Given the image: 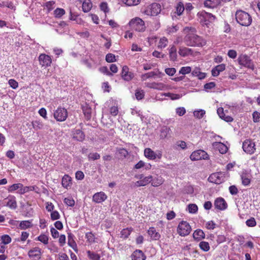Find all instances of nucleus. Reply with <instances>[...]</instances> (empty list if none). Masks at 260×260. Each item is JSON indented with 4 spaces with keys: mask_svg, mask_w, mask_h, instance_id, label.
I'll use <instances>...</instances> for the list:
<instances>
[{
    "mask_svg": "<svg viewBox=\"0 0 260 260\" xmlns=\"http://www.w3.org/2000/svg\"><path fill=\"white\" fill-rule=\"evenodd\" d=\"M121 76L124 80L128 81L131 80L134 76L132 73L129 72L128 68L125 66L122 68Z\"/></svg>",
    "mask_w": 260,
    "mask_h": 260,
    "instance_id": "obj_12",
    "label": "nucleus"
},
{
    "mask_svg": "<svg viewBox=\"0 0 260 260\" xmlns=\"http://www.w3.org/2000/svg\"><path fill=\"white\" fill-rule=\"evenodd\" d=\"M106 60L108 62H113L116 61L115 56L112 53H108L106 55Z\"/></svg>",
    "mask_w": 260,
    "mask_h": 260,
    "instance_id": "obj_51",
    "label": "nucleus"
},
{
    "mask_svg": "<svg viewBox=\"0 0 260 260\" xmlns=\"http://www.w3.org/2000/svg\"><path fill=\"white\" fill-rule=\"evenodd\" d=\"M167 42L168 40L166 38L163 37L161 38L158 44V48L160 49L165 48L167 46Z\"/></svg>",
    "mask_w": 260,
    "mask_h": 260,
    "instance_id": "obj_45",
    "label": "nucleus"
},
{
    "mask_svg": "<svg viewBox=\"0 0 260 260\" xmlns=\"http://www.w3.org/2000/svg\"><path fill=\"white\" fill-rule=\"evenodd\" d=\"M215 0H207L204 3V5L208 8H214L219 4V1H217L216 2Z\"/></svg>",
    "mask_w": 260,
    "mask_h": 260,
    "instance_id": "obj_33",
    "label": "nucleus"
},
{
    "mask_svg": "<svg viewBox=\"0 0 260 260\" xmlns=\"http://www.w3.org/2000/svg\"><path fill=\"white\" fill-rule=\"evenodd\" d=\"M80 2H83L82 9L84 12H89L92 8V3L90 0H79Z\"/></svg>",
    "mask_w": 260,
    "mask_h": 260,
    "instance_id": "obj_23",
    "label": "nucleus"
},
{
    "mask_svg": "<svg viewBox=\"0 0 260 260\" xmlns=\"http://www.w3.org/2000/svg\"><path fill=\"white\" fill-rule=\"evenodd\" d=\"M169 131L170 128L167 127L165 126L162 127L160 131V137L162 138H166L167 136Z\"/></svg>",
    "mask_w": 260,
    "mask_h": 260,
    "instance_id": "obj_52",
    "label": "nucleus"
},
{
    "mask_svg": "<svg viewBox=\"0 0 260 260\" xmlns=\"http://www.w3.org/2000/svg\"><path fill=\"white\" fill-rule=\"evenodd\" d=\"M235 17L237 22L242 26H248L252 22V18L250 15L242 10L237 11Z\"/></svg>",
    "mask_w": 260,
    "mask_h": 260,
    "instance_id": "obj_2",
    "label": "nucleus"
},
{
    "mask_svg": "<svg viewBox=\"0 0 260 260\" xmlns=\"http://www.w3.org/2000/svg\"><path fill=\"white\" fill-rule=\"evenodd\" d=\"M164 182V180L161 176H158L156 178H152L151 185L153 186H158L162 184Z\"/></svg>",
    "mask_w": 260,
    "mask_h": 260,
    "instance_id": "obj_32",
    "label": "nucleus"
},
{
    "mask_svg": "<svg viewBox=\"0 0 260 260\" xmlns=\"http://www.w3.org/2000/svg\"><path fill=\"white\" fill-rule=\"evenodd\" d=\"M110 113L112 115L115 116L118 113V109L117 107L113 106L110 108Z\"/></svg>",
    "mask_w": 260,
    "mask_h": 260,
    "instance_id": "obj_63",
    "label": "nucleus"
},
{
    "mask_svg": "<svg viewBox=\"0 0 260 260\" xmlns=\"http://www.w3.org/2000/svg\"><path fill=\"white\" fill-rule=\"evenodd\" d=\"M186 112V110L183 107H179L177 108L176 113L179 116L183 115Z\"/></svg>",
    "mask_w": 260,
    "mask_h": 260,
    "instance_id": "obj_64",
    "label": "nucleus"
},
{
    "mask_svg": "<svg viewBox=\"0 0 260 260\" xmlns=\"http://www.w3.org/2000/svg\"><path fill=\"white\" fill-rule=\"evenodd\" d=\"M166 73L169 76H173L176 73V69L175 68H167L165 69Z\"/></svg>",
    "mask_w": 260,
    "mask_h": 260,
    "instance_id": "obj_60",
    "label": "nucleus"
},
{
    "mask_svg": "<svg viewBox=\"0 0 260 260\" xmlns=\"http://www.w3.org/2000/svg\"><path fill=\"white\" fill-rule=\"evenodd\" d=\"M85 135L83 132L80 129H76L73 134V138L79 141H82L84 139Z\"/></svg>",
    "mask_w": 260,
    "mask_h": 260,
    "instance_id": "obj_24",
    "label": "nucleus"
},
{
    "mask_svg": "<svg viewBox=\"0 0 260 260\" xmlns=\"http://www.w3.org/2000/svg\"><path fill=\"white\" fill-rule=\"evenodd\" d=\"M205 114V111L204 110H200L199 111H195L193 112L194 116L199 119L202 118Z\"/></svg>",
    "mask_w": 260,
    "mask_h": 260,
    "instance_id": "obj_47",
    "label": "nucleus"
},
{
    "mask_svg": "<svg viewBox=\"0 0 260 260\" xmlns=\"http://www.w3.org/2000/svg\"><path fill=\"white\" fill-rule=\"evenodd\" d=\"M187 46H202L205 44V42L200 36L193 33L187 34L184 39Z\"/></svg>",
    "mask_w": 260,
    "mask_h": 260,
    "instance_id": "obj_1",
    "label": "nucleus"
},
{
    "mask_svg": "<svg viewBox=\"0 0 260 260\" xmlns=\"http://www.w3.org/2000/svg\"><path fill=\"white\" fill-rule=\"evenodd\" d=\"M190 158L192 160L208 159L209 158V155L205 151L202 150H198L193 151L191 154Z\"/></svg>",
    "mask_w": 260,
    "mask_h": 260,
    "instance_id": "obj_6",
    "label": "nucleus"
},
{
    "mask_svg": "<svg viewBox=\"0 0 260 260\" xmlns=\"http://www.w3.org/2000/svg\"><path fill=\"white\" fill-rule=\"evenodd\" d=\"M205 235L204 232L200 229L196 230L193 234V238L197 241H200L205 238Z\"/></svg>",
    "mask_w": 260,
    "mask_h": 260,
    "instance_id": "obj_22",
    "label": "nucleus"
},
{
    "mask_svg": "<svg viewBox=\"0 0 260 260\" xmlns=\"http://www.w3.org/2000/svg\"><path fill=\"white\" fill-rule=\"evenodd\" d=\"M246 225L248 226L253 227L254 226L256 223L254 218H251L247 220L246 222Z\"/></svg>",
    "mask_w": 260,
    "mask_h": 260,
    "instance_id": "obj_58",
    "label": "nucleus"
},
{
    "mask_svg": "<svg viewBox=\"0 0 260 260\" xmlns=\"http://www.w3.org/2000/svg\"><path fill=\"white\" fill-rule=\"evenodd\" d=\"M39 61L42 67H47L49 64V55L41 54L39 56Z\"/></svg>",
    "mask_w": 260,
    "mask_h": 260,
    "instance_id": "obj_20",
    "label": "nucleus"
},
{
    "mask_svg": "<svg viewBox=\"0 0 260 260\" xmlns=\"http://www.w3.org/2000/svg\"><path fill=\"white\" fill-rule=\"evenodd\" d=\"M89 159L93 160L98 159L100 158V155L98 153H90L88 155Z\"/></svg>",
    "mask_w": 260,
    "mask_h": 260,
    "instance_id": "obj_55",
    "label": "nucleus"
},
{
    "mask_svg": "<svg viewBox=\"0 0 260 260\" xmlns=\"http://www.w3.org/2000/svg\"><path fill=\"white\" fill-rule=\"evenodd\" d=\"M165 96H168L171 98V99L174 100H177L181 98V95L179 94H175V93H165Z\"/></svg>",
    "mask_w": 260,
    "mask_h": 260,
    "instance_id": "obj_50",
    "label": "nucleus"
},
{
    "mask_svg": "<svg viewBox=\"0 0 260 260\" xmlns=\"http://www.w3.org/2000/svg\"><path fill=\"white\" fill-rule=\"evenodd\" d=\"M100 9L103 11L105 13L109 12V8L107 3L103 2L100 5Z\"/></svg>",
    "mask_w": 260,
    "mask_h": 260,
    "instance_id": "obj_59",
    "label": "nucleus"
},
{
    "mask_svg": "<svg viewBox=\"0 0 260 260\" xmlns=\"http://www.w3.org/2000/svg\"><path fill=\"white\" fill-rule=\"evenodd\" d=\"M22 187H23L22 184L16 183V184H14L12 185H10L9 187L8 190L9 192H12L18 189H20V188H22Z\"/></svg>",
    "mask_w": 260,
    "mask_h": 260,
    "instance_id": "obj_35",
    "label": "nucleus"
},
{
    "mask_svg": "<svg viewBox=\"0 0 260 260\" xmlns=\"http://www.w3.org/2000/svg\"><path fill=\"white\" fill-rule=\"evenodd\" d=\"M191 226L185 221L180 222L177 228V232L181 236L188 235L191 231Z\"/></svg>",
    "mask_w": 260,
    "mask_h": 260,
    "instance_id": "obj_4",
    "label": "nucleus"
},
{
    "mask_svg": "<svg viewBox=\"0 0 260 260\" xmlns=\"http://www.w3.org/2000/svg\"><path fill=\"white\" fill-rule=\"evenodd\" d=\"M212 145L215 148L218 149L219 152L221 154H225L228 150L227 146L221 142H214Z\"/></svg>",
    "mask_w": 260,
    "mask_h": 260,
    "instance_id": "obj_15",
    "label": "nucleus"
},
{
    "mask_svg": "<svg viewBox=\"0 0 260 260\" xmlns=\"http://www.w3.org/2000/svg\"><path fill=\"white\" fill-rule=\"evenodd\" d=\"M238 60L240 65L252 70L254 69V64L249 57L247 55L243 54L240 55L238 57Z\"/></svg>",
    "mask_w": 260,
    "mask_h": 260,
    "instance_id": "obj_5",
    "label": "nucleus"
},
{
    "mask_svg": "<svg viewBox=\"0 0 260 260\" xmlns=\"http://www.w3.org/2000/svg\"><path fill=\"white\" fill-rule=\"evenodd\" d=\"M229 191L232 195H235L238 193V189L235 185H232L229 187Z\"/></svg>",
    "mask_w": 260,
    "mask_h": 260,
    "instance_id": "obj_61",
    "label": "nucleus"
},
{
    "mask_svg": "<svg viewBox=\"0 0 260 260\" xmlns=\"http://www.w3.org/2000/svg\"><path fill=\"white\" fill-rule=\"evenodd\" d=\"M117 152L120 158H125L128 155V151L123 148H117Z\"/></svg>",
    "mask_w": 260,
    "mask_h": 260,
    "instance_id": "obj_36",
    "label": "nucleus"
},
{
    "mask_svg": "<svg viewBox=\"0 0 260 260\" xmlns=\"http://www.w3.org/2000/svg\"><path fill=\"white\" fill-rule=\"evenodd\" d=\"M54 117L58 121H64L68 117L67 110L63 108H58L54 113Z\"/></svg>",
    "mask_w": 260,
    "mask_h": 260,
    "instance_id": "obj_8",
    "label": "nucleus"
},
{
    "mask_svg": "<svg viewBox=\"0 0 260 260\" xmlns=\"http://www.w3.org/2000/svg\"><path fill=\"white\" fill-rule=\"evenodd\" d=\"M148 233L151 236V238L154 240H158L160 237L159 234L156 232L155 228L153 227L149 228L148 231Z\"/></svg>",
    "mask_w": 260,
    "mask_h": 260,
    "instance_id": "obj_25",
    "label": "nucleus"
},
{
    "mask_svg": "<svg viewBox=\"0 0 260 260\" xmlns=\"http://www.w3.org/2000/svg\"><path fill=\"white\" fill-rule=\"evenodd\" d=\"M152 181V176H149L145 177L143 179H141L139 181H137L135 183V186L137 187L139 186H145L149 183H150Z\"/></svg>",
    "mask_w": 260,
    "mask_h": 260,
    "instance_id": "obj_17",
    "label": "nucleus"
},
{
    "mask_svg": "<svg viewBox=\"0 0 260 260\" xmlns=\"http://www.w3.org/2000/svg\"><path fill=\"white\" fill-rule=\"evenodd\" d=\"M122 1L128 6L137 5L140 2V0H122Z\"/></svg>",
    "mask_w": 260,
    "mask_h": 260,
    "instance_id": "obj_38",
    "label": "nucleus"
},
{
    "mask_svg": "<svg viewBox=\"0 0 260 260\" xmlns=\"http://www.w3.org/2000/svg\"><path fill=\"white\" fill-rule=\"evenodd\" d=\"M64 203L68 206L73 207L75 205V201L72 197H68L64 199Z\"/></svg>",
    "mask_w": 260,
    "mask_h": 260,
    "instance_id": "obj_43",
    "label": "nucleus"
},
{
    "mask_svg": "<svg viewBox=\"0 0 260 260\" xmlns=\"http://www.w3.org/2000/svg\"><path fill=\"white\" fill-rule=\"evenodd\" d=\"M253 121L254 122L256 123L259 122L260 118V113L257 111H254L252 114Z\"/></svg>",
    "mask_w": 260,
    "mask_h": 260,
    "instance_id": "obj_56",
    "label": "nucleus"
},
{
    "mask_svg": "<svg viewBox=\"0 0 260 260\" xmlns=\"http://www.w3.org/2000/svg\"><path fill=\"white\" fill-rule=\"evenodd\" d=\"M6 206L11 209H15L17 208V202L14 197H11L8 199Z\"/></svg>",
    "mask_w": 260,
    "mask_h": 260,
    "instance_id": "obj_29",
    "label": "nucleus"
},
{
    "mask_svg": "<svg viewBox=\"0 0 260 260\" xmlns=\"http://www.w3.org/2000/svg\"><path fill=\"white\" fill-rule=\"evenodd\" d=\"M61 184L63 187L68 188L72 184V178L68 175H65L62 178Z\"/></svg>",
    "mask_w": 260,
    "mask_h": 260,
    "instance_id": "obj_26",
    "label": "nucleus"
},
{
    "mask_svg": "<svg viewBox=\"0 0 260 260\" xmlns=\"http://www.w3.org/2000/svg\"><path fill=\"white\" fill-rule=\"evenodd\" d=\"M82 110L87 120H89L91 117V108L88 105L86 104L82 106Z\"/></svg>",
    "mask_w": 260,
    "mask_h": 260,
    "instance_id": "obj_21",
    "label": "nucleus"
},
{
    "mask_svg": "<svg viewBox=\"0 0 260 260\" xmlns=\"http://www.w3.org/2000/svg\"><path fill=\"white\" fill-rule=\"evenodd\" d=\"M215 207L220 210H225L227 208V204L222 198H218L215 200Z\"/></svg>",
    "mask_w": 260,
    "mask_h": 260,
    "instance_id": "obj_13",
    "label": "nucleus"
},
{
    "mask_svg": "<svg viewBox=\"0 0 260 260\" xmlns=\"http://www.w3.org/2000/svg\"><path fill=\"white\" fill-rule=\"evenodd\" d=\"M132 231V230L131 228H126L122 230V231L121 232V237L124 239L127 238L130 235Z\"/></svg>",
    "mask_w": 260,
    "mask_h": 260,
    "instance_id": "obj_41",
    "label": "nucleus"
},
{
    "mask_svg": "<svg viewBox=\"0 0 260 260\" xmlns=\"http://www.w3.org/2000/svg\"><path fill=\"white\" fill-rule=\"evenodd\" d=\"M208 180L211 182H214L215 184H219L221 183L222 181L221 180V178L220 177V174L218 173H213L211 174Z\"/></svg>",
    "mask_w": 260,
    "mask_h": 260,
    "instance_id": "obj_18",
    "label": "nucleus"
},
{
    "mask_svg": "<svg viewBox=\"0 0 260 260\" xmlns=\"http://www.w3.org/2000/svg\"><path fill=\"white\" fill-rule=\"evenodd\" d=\"M1 240L3 244H8L11 242V238L8 235H4L1 237Z\"/></svg>",
    "mask_w": 260,
    "mask_h": 260,
    "instance_id": "obj_48",
    "label": "nucleus"
},
{
    "mask_svg": "<svg viewBox=\"0 0 260 260\" xmlns=\"http://www.w3.org/2000/svg\"><path fill=\"white\" fill-rule=\"evenodd\" d=\"M251 175L248 171H243L241 174V179L242 184L244 186L248 185L251 181Z\"/></svg>",
    "mask_w": 260,
    "mask_h": 260,
    "instance_id": "obj_11",
    "label": "nucleus"
},
{
    "mask_svg": "<svg viewBox=\"0 0 260 260\" xmlns=\"http://www.w3.org/2000/svg\"><path fill=\"white\" fill-rule=\"evenodd\" d=\"M88 256L92 260H100V256L95 253L90 251H87Z\"/></svg>",
    "mask_w": 260,
    "mask_h": 260,
    "instance_id": "obj_44",
    "label": "nucleus"
},
{
    "mask_svg": "<svg viewBox=\"0 0 260 260\" xmlns=\"http://www.w3.org/2000/svg\"><path fill=\"white\" fill-rule=\"evenodd\" d=\"M169 56L171 60L175 61L177 59V49L175 46H173L169 50Z\"/></svg>",
    "mask_w": 260,
    "mask_h": 260,
    "instance_id": "obj_30",
    "label": "nucleus"
},
{
    "mask_svg": "<svg viewBox=\"0 0 260 260\" xmlns=\"http://www.w3.org/2000/svg\"><path fill=\"white\" fill-rule=\"evenodd\" d=\"M161 11V6L159 4L153 3L148 6L143 13L147 15L156 16Z\"/></svg>",
    "mask_w": 260,
    "mask_h": 260,
    "instance_id": "obj_3",
    "label": "nucleus"
},
{
    "mask_svg": "<svg viewBox=\"0 0 260 260\" xmlns=\"http://www.w3.org/2000/svg\"><path fill=\"white\" fill-rule=\"evenodd\" d=\"M242 148L245 152L249 154L253 153L255 150V144L250 140H246L243 143Z\"/></svg>",
    "mask_w": 260,
    "mask_h": 260,
    "instance_id": "obj_9",
    "label": "nucleus"
},
{
    "mask_svg": "<svg viewBox=\"0 0 260 260\" xmlns=\"http://www.w3.org/2000/svg\"><path fill=\"white\" fill-rule=\"evenodd\" d=\"M144 155L145 157L150 159L153 160L156 158L155 153L149 148H147L145 149Z\"/></svg>",
    "mask_w": 260,
    "mask_h": 260,
    "instance_id": "obj_27",
    "label": "nucleus"
},
{
    "mask_svg": "<svg viewBox=\"0 0 260 260\" xmlns=\"http://www.w3.org/2000/svg\"><path fill=\"white\" fill-rule=\"evenodd\" d=\"M107 198V195L104 192L95 193L92 197L93 201L96 203H101Z\"/></svg>",
    "mask_w": 260,
    "mask_h": 260,
    "instance_id": "obj_14",
    "label": "nucleus"
},
{
    "mask_svg": "<svg viewBox=\"0 0 260 260\" xmlns=\"http://www.w3.org/2000/svg\"><path fill=\"white\" fill-rule=\"evenodd\" d=\"M178 53L181 56L185 57L189 54H191L192 53V50L191 49L185 47H181L179 48Z\"/></svg>",
    "mask_w": 260,
    "mask_h": 260,
    "instance_id": "obj_28",
    "label": "nucleus"
},
{
    "mask_svg": "<svg viewBox=\"0 0 260 260\" xmlns=\"http://www.w3.org/2000/svg\"><path fill=\"white\" fill-rule=\"evenodd\" d=\"M217 112L220 117L222 119H223L226 122H231L233 120V118L230 116H225L224 112H223V109L222 108H219L217 109Z\"/></svg>",
    "mask_w": 260,
    "mask_h": 260,
    "instance_id": "obj_19",
    "label": "nucleus"
},
{
    "mask_svg": "<svg viewBox=\"0 0 260 260\" xmlns=\"http://www.w3.org/2000/svg\"><path fill=\"white\" fill-rule=\"evenodd\" d=\"M28 255L32 260H39L41 256V249L39 247L33 248L28 251Z\"/></svg>",
    "mask_w": 260,
    "mask_h": 260,
    "instance_id": "obj_10",
    "label": "nucleus"
},
{
    "mask_svg": "<svg viewBox=\"0 0 260 260\" xmlns=\"http://www.w3.org/2000/svg\"><path fill=\"white\" fill-rule=\"evenodd\" d=\"M9 85L13 89H16L18 86V82L14 79H11L8 81Z\"/></svg>",
    "mask_w": 260,
    "mask_h": 260,
    "instance_id": "obj_54",
    "label": "nucleus"
},
{
    "mask_svg": "<svg viewBox=\"0 0 260 260\" xmlns=\"http://www.w3.org/2000/svg\"><path fill=\"white\" fill-rule=\"evenodd\" d=\"M176 13L177 14V15L179 16L181 15L184 10V7L183 3L181 2H179L177 4L176 7Z\"/></svg>",
    "mask_w": 260,
    "mask_h": 260,
    "instance_id": "obj_37",
    "label": "nucleus"
},
{
    "mask_svg": "<svg viewBox=\"0 0 260 260\" xmlns=\"http://www.w3.org/2000/svg\"><path fill=\"white\" fill-rule=\"evenodd\" d=\"M37 239H38V240L41 241L44 244H48V238L47 236H46L45 235H44V234L41 235L40 236H39V237H37Z\"/></svg>",
    "mask_w": 260,
    "mask_h": 260,
    "instance_id": "obj_49",
    "label": "nucleus"
},
{
    "mask_svg": "<svg viewBox=\"0 0 260 260\" xmlns=\"http://www.w3.org/2000/svg\"><path fill=\"white\" fill-rule=\"evenodd\" d=\"M32 226L31 220L21 221L19 223V227L22 230H25Z\"/></svg>",
    "mask_w": 260,
    "mask_h": 260,
    "instance_id": "obj_31",
    "label": "nucleus"
},
{
    "mask_svg": "<svg viewBox=\"0 0 260 260\" xmlns=\"http://www.w3.org/2000/svg\"><path fill=\"white\" fill-rule=\"evenodd\" d=\"M188 212L190 213H195L198 211V206L194 204H190L188 206Z\"/></svg>",
    "mask_w": 260,
    "mask_h": 260,
    "instance_id": "obj_42",
    "label": "nucleus"
},
{
    "mask_svg": "<svg viewBox=\"0 0 260 260\" xmlns=\"http://www.w3.org/2000/svg\"><path fill=\"white\" fill-rule=\"evenodd\" d=\"M200 248L204 251H208L210 249V246L208 242L202 241L199 244Z\"/></svg>",
    "mask_w": 260,
    "mask_h": 260,
    "instance_id": "obj_39",
    "label": "nucleus"
},
{
    "mask_svg": "<svg viewBox=\"0 0 260 260\" xmlns=\"http://www.w3.org/2000/svg\"><path fill=\"white\" fill-rule=\"evenodd\" d=\"M129 25L136 30L142 31L145 29L144 22L139 18H136L132 19L129 22Z\"/></svg>",
    "mask_w": 260,
    "mask_h": 260,
    "instance_id": "obj_7",
    "label": "nucleus"
},
{
    "mask_svg": "<svg viewBox=\"0 0 260 260\" xmlns=\"http://www.w3.org/2000/svg\"><path fill=\"white\" fill-rule=\"evenodd\" d=\"M156 75H157L156 73H155L154 72H149V73L143 74L142 75L141 78L143 80H145L146 79H147L148 78H152Z\"/></svg>",
    "mask_w": 260,
    "mask_h": 260,
    "instance_id": "obj_46",
    "label": "nucleus"
},
{
    "mask_svg": "<svg viewBox=\"0 0 260 260\" xmlns=\"http://www.w3.org/2000/svg\"><path fill=\"white\" fill-rule=\"evenodd\" d=\"M204 17L206 20L209 21L210 22H212L215 20V16L212 15L210 13L205 12L204 15Z\"/></svg>",
    "mask_w": 260,
    "mask_h": 260,
    "instance_id": "obj_40",
    "label": "nucleus"
},
{
    "mask_svg": "<svg viewBox=\"0 0 260 260\" xmlns=\"http://www.w3.org/2000/svg\"><path fill=\"white\" fill-rule=\"evenodd\" d=\"M60 217V215L57 211H53L51 213V218L52 220H56L59 219Z\"/></svg>",
    "mask_w": 260,
    "mask_h": 260,
    "instance_id": "obj_62",
    "label": "nucleus"
},
{
    "mask_svg": "<svg viewBox=\"0 0 260 260\" xmlns=\"http://www.w3.org/2000/svg\"><path fill=\"white\" fill-rule=\"evenodd\" d=\"M191 71V69L190 67H182L179 71V74L185 75L189 73Z\"/></svg>",
    "mask_w": 260,
    "mask_h": 260,
    "instance_id": "obj_53",
    "label": "nucleus"
},
{
    "mask_svg": "<svg viewBox=\"0 0 260 260\" xmlns=\"http://www.w3.org/2000/svg\"><path fill=\"white\" fill-rule=\"evenodd\" d=\"M65 14V11L62 8H57L53 12V15L55 18H59Z\"/></svg>",
    "mask_w": 260,
    "mask_h": 260,
    "instance_id": "obj_34",
    "label": "nucleus"
},
{
    "mask_svg": "<svg viewBox=\"0 0 260 260\" xmlns=\"http://www.w3.org/2000/svg\"><path fill=\"white\" fill-rule=\"evenodd\" d=\"M131 258L132 260H145V256L141 250H137L132 253Z\"/></svg>",
    "mask_w": 260,
    "mask_h": 260,
    "instance_id": "obj_16",
    "label": "nucleus"
},
{
    "mask_svg": "<svg viewBox=\"0 0 260 260\" xmlns=\"http://www.w3.org/2000/svg\"><path fill=\"white\" fill-rule=\"evenodd\" d=\"M135 96L137 100H142L144 96V92L142 90H136Z\"/></svg>",
    "mask_w": 260,
    "mask_h": 260,
    "instance_id": "obj_57",
    "label": "nucleus"
}]
</instances>
